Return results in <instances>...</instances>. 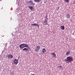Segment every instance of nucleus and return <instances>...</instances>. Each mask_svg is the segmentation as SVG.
<instances>
[{"label": "nucleus", "mask_w": 75, "mask_h": 75, "mask_svg": "<svg viewBox=\"0 0 75 75\" xmlns=\"http://www.w3.org/2000/svg\"><path fill=\"white\" fill-rule=\"evenodd\" d=\"M73 61H74V58L71 56L68 57L67 58L64 59V61L68 64L71 62Z\"/></svg>", "instance_id": "f257e3e1"}, {"label": "nucleus", "mask_w": 75, "mask_h": 75, "mask_svg": "<svg viewBox=\"0 0 75 75\" xmlns=\"http://www.w3.org/2000/svg\"><path fill=\"white\" fill-rule=\"evenodd\" d=\"M20 48L23 49V48H29V46L27 45V44H25L23 43L20 45L19 46Z\"/></svg>", "instance_id": "f03ea898"}, {"label": "nucleus", "mask_w": 75, "mask_h": 75, "mask_svg": "<svg viewBox=\"0 0 75 75\" xmlns=\"http://www.w3.org/2000/svg\"><path fill=\"white\" fill-rule=\"evenodd\" d=\"M18 63V60L17 59H15L14 60L13 64L15 65H17Z\"/></svg>", "instance_id": "7ed1b4c3"}, {"label": "nucleus", "mask_w": 75, "mask_h": 75, "mask_svg": "<svg viewBox=\"0 0 75 75\" xmlns=\"http://www.w3.org/2000/svg\"><path fill=\"white\" fill-rule=\"evenodd\" d=\"M8 57V59H11L13 58V56L12 54H9Z\"/></svg>", "instance_id": "20e7f679"}, {"label": "nucleus", "mask_w": 75, "mask_h": 75, "mask_svg": "<svg viewBox=\"0 0 75 75\" xmlns=\"http://www.w3.org/2000/svg\"><path fill=\"white\" fill-rule=\"evenodd\" d=\"M31 25L32 26H36L38 27H40V26L38 24L36 23L32 24Z\"/></svg>", "instance_id": "39448f33"}, {"label": "nucleus", "mask_w": 75, "mask_h": 75, "mask_svg": "<svg viewBox=\"0 0 75 75\" xmlns=\"http://www.w3.org/2000/svg\"><path fill=\"white\" fill-rule=\"evenodd\" d=\"M28 3H29V4H30V5H33H33H35V4L33 3V2L31 0H30V1H29L28 2Z\"/></svg>", "instance_id": "423d86ee"}, {"label": "nucleus", "mask_w": 75, "mask_h": 75, "mask_svg": "<svg viewBox=\"0 0 75 75\" xmlns=\"http://www.w3.org/2000/svg\"><path fill=\"white\" fill-rule=\"evenodd\" d=\"M40 49V46H37L36 47V51H38Z\"/></svg>", "instance_id": "0eeeda50"}, {"label": "nucleus", "mask_w": 75, "mask_h": 75, "mask_svg": "<svg viewBox=\"0 0 75 75\" xmlns=\"http://www.w3.org/2000/svg\"><path fill=\"white\" fill-rule=\"evenodd\" d=\"M29 8L31 10H34V7L32 6H28Z\"/></svg>", "instance_id": "6e6552de"}, {"label": "nucleus", "mask_w": 75, "mask_h": 75, "mask_svg": "<svg viewBox=\"0 0 75 75\" xmlns=\"http://www.w3.org/2000/svg\"><path fill=\"white\" fill-rule=\"evenodd\" d=\"M51 54H52L53 57H56V54H55V53H51Z\"/></svg>", "instance_id": "1a4fd4ad"}, {"label": "nucleus", "mask_w": 75, "mask_h": 75, "mask_svg": "<svg viewBox=\"0 0 75 75\" xmlns=\"http://www.w3.org/2000/svg\"><path fill=\"white\" fill-rule=\"evenodd\" d=\"M60 28L62 30H65V27L64 25L61 26Z\"/></svg>", "instance_id": "9d476101"}, {"label": "nucleus", "mask_w": 75, "mask_h": 75, "mask_svg": "<svg viewBox=\"0 0 75 75\" xmlns=\"http://www.w3.org/2000/svg\"><path fill=\"white\" fill-rule=\"evenodd\" d=\"M34 1H35V2H37V3H39L40 1H41L42 0H34Z\"/></svg>", "instance_id": "9b49d317"}, {"label": "nucleus", "mask_w": 75, "mask_h": 75, "mask_svg": "<svg viewBox=\"0 0 75 75\" xmlns=\"http://www.w3.org/2000/svg\"><path fill=\"white\" fill-rule=\"evenodd\" d=\"M42 51L43 53H44L46 52V50H45V48H43L42 49Z\"/></svg>", "instance_id": "f8f14e48"}, {"label": "nucleus", "mask_w": 75, "mask_h": 75, "mask_svg": "<svg viewBox=\"0 0 75 75\" xmlns=\"http://www.w3.org/2000/svg\"><path fill=\"white\" fill-rule=\"evenodd\" d=\"M70 52L69 50H68L67 52L66 53V55H68V54H69L70 53Z\"/></svg>", "instance_id": "ddd939ff"}, {"label": "nucleus", "mask_w": 75, "mask_h": 75, "mask_svg": "<svg viewBox=\"0 0 75 75\" xmlns=\"http://www.w3.org/2000/svg\"><path fill=\"white\" fill-rule=\"evenodd\" d=\"M67 18H70V15L69 14H67Z\"/></svg>", "instance_id": "4468645a"}, {"label": "nucleus", "mask_w": 75, "mask_h": 75, "mask_svg": "<svg viewBox=\"0 0 75 75\" xmlns=\"http://www.w3.org/2000/svg\"><path fill=\"white\" fill-rule=\"evenodd\" d=\"M23 51H28V49L27 48H24L23 49Z\"/></svg>", "instance_id": "2eb2a0df"}, {"label": "nucleus", "mask_w": 75, "mask_h": 75, "mask_svg": "<svg viewBox=\"0 0 75 75\" xmlns=\"http://www.w3.org/2000/svg\"><path fill=\"white\" fill-rule=\"evenodd\" d=\"M58 68H61L62 69H63V67H62L61 66H58Z\"/></svg>", "instance_id": "dca6fc26"}, {"label": "nucleus", "mask_w": 75, "mask_h": 75, "mask_svg": "<svg viewBox=\"0 0 75 75\" xmlns=\"http://www.w3.org/2000/svg\"><path fill=\"white\" fill-rule=\"evenodd\" d=\"M66 2H67V3H68L69 2V0H65Z\"/></svg>", "instance_id": "f3484780"}, {"label": "nucleus", "mask_w": 75, "mask_h": 75, "mask_svg": "<svg viewBox=\"0 0 75 75\" xmlns=\"http://www.w3.org/2000/svg\"><path fill=\"white\" fill-rule=\"evenodd\" d=\"M47 22V21H44V23H46Z\"/></svg>", "instance_id": "a211bd4d"}, {"label": "nucleus", "mask_w": 75, "mask_h": 75, "mask_svg": "<svg viewBox=\"0 0 75 75\" xmlns=\"http://www.w3.org/2000/svg\"><path fill=\"white\" fill-rule=\"evenodd\" d=\"M29 51H31V49L30 48H29Z\"/></svg>", "instance_id": "6ab92c4d"}, {"label": "nucleus", "mask_w": 75, "mask_h": 75, "mask_svg": "<svg viewBox=\"0 0 75 75\" xmlns=\"http://www.w3.org/2000/svg\"><path fill=\"white\" fill-rule=\"evenodd\" d=\"M46 23V25H48V23H47V22Z\"/></svg>", "instance_id": "aec40b11"}, {"label": "nucleus", "mask_w": 75, "mask_h": 75, "mask_svg": "<svg viewBox=\"0 0 75 75\" xmlns=\"http://www.w3.org/2000/svg\"><path fill=\"white\" fill-rule=\"evenodd\" d=\"M0 71H1V70H0Z\"/></svg>", "instance_id": "412c9836"}]
</instances>
